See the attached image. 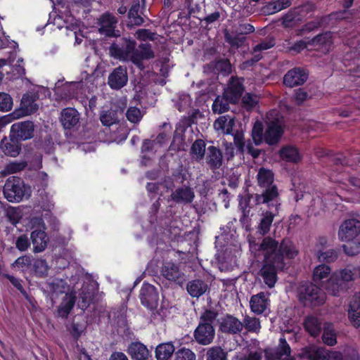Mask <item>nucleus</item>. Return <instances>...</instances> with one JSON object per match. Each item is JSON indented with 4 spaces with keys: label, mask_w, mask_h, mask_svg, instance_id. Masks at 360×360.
Returning a JSON list of instances; mask_svg holds the SVG:
<instances>
[{
    "label": "nucleus",
    "mask_w": 360,
    "mask_h": 360,
    "mask_svg": "<svg viewBox=\"0 0 360 360\" xmlns=\"http://www.w3.org/2000/svg\"><path fill=\"white\" fill-rule=\"evenodd\" d=\"M76 296L75 295L66 294L56 310V316L61 319H67L74 308Z\"/></svg>",
    "instance_id": "22"
},
{
    "label": "nucleus",
    "mask_w": 360,
    "mask_h": 360,
    "mask_svg": "<svg viewBox=\"0 0 360 360\" xmlns=\"http://www.w3.org/2000/svg\"><path fill=\"white\" fill-rule=\"evenodd\" d=\"M233 143L236 147L237 151L240 154H244L245 151V144L244 134L242 131L237 130L233 134Z\"/></svg>",
    "instance_id": "56"
},
{
    "label": "nucleus",
    "mask_w": 360,
    "mask_h": 360,
    "mask_svg": "<svg viewBox=\"0 0 360 360\" xmlns=\"http://www.w3.org/2000/svg\"><path fill=\"white\" fill-rule=\"evenodd\" d=\"M139 297L141 304L148 310L153 311L157 309L159 293L153 285L143 282L139 291Z\"/></svg>",
    "instance_id": "9"
},
{
    "label": "nucleus",
    "mask_w": 360,
    "mask_h": 360,
    "mask_svg": "<svg viewBox=\"0 0 360 360\" xmlns=\"http://www.w3.org/2000/svg\"><path fill=\"white\" fill-rule=\"evenodd\" d=\"M314 4L308 2L294 8V22L302 20V18L314 10Z\"/></svg>",
    "instance_id": "50"
},
{
    "label": "nucleus",
    "mask_w": 360,
    "mask_h": 360,
    "mask_svg": "<svg viewBox=\"0 0 360 360\" xmlns=\"http://www.w3.org/2000/svg\"><path fill=\"white\" fill-rule=\"evenodd\" d=\"M276 44L275 39L274 38H269L262 40L261 42L257 44L253 48V52L257 53L262 51L268 50L274 47Z\"/></svg>",
    "instance_id": "60"
},
{
    "label": "nucleus",
    "mask_w": 360,
    "mask_h": 360,
    "mask_svg": "<svg viewBox=\"0 0 360 360\" xmlns=\"http://www.w3.org/2000/svg\"><path fill=\"white\" fill-rule=\"evenodd\" d=\"M140 4L139 1H134L128 12V18L135 25H141L144 22L143 18L139 14Z\"/></svg>",
    "instance_id": "44"
},
{
    "label": "nucleus",
    "mask_w": 360,
    "mask_h": 360,
    "mask_svg": "<svg viewBox=\"0 0 360 360\" xmlns=\"http://www.w3.org/2000/svg\"><path fill=\"white\" fill-rule=\"evenodd\" d=\"M265 354L269 359L281 360L285 356L286 358L283 360H292L290 346L283 335L279 338L278 345L276 347L266 349Z\"/></svg>",
    "instance_id": "14"
},
{
    "label": "nucleus",
    "mask_w": 360,
    "mask_h": 360,
    "mask_svg": "<svg viewBox=\"0 0 360 360\" xmlns=\"http://www.w3.org/2000/svg\"><path fill=\"white\" fill-rule=\"evenodd\" d=\"M332 34L330 32H326L314 37L308 44L310 45H327L332 43Z\"/></svg>",
    "instance_id": "55"
},
{
    "label": "nucleus",
    "mask_w": 360,
    "mask_h": 360,
    "mask_svg": "<svg viewBox=\"0 0 360 360\" xmlns=\"http://www.w3.org/2000/svg\"><path fill=\"white\" fill-rule=\"evenodd\" d=\"M155 57L154 51L152 49V46L150 44H141L139 48L131 53V61L140 68L143 65V60H150Z\"/></svg>",
    "instance_id": "19"
},
{
    "label": "nucleus",
    "mask_w": 360,
    "mask_h": 360,
    "mask_svg": "<svg viewBox=\"0 0 360 360\" xmlns=\"http://www.w3.org/2000/svg\"><path fill=\"white\" fill-rule=\"evenodd\" d=\"M259 101L257 96L255 94L250 93H246L242 97V106L247 111L252 110L256 105L258 104Z\"/></svg>",
    "instance_id": "53"
},
{
    "label": "nucleus",
    "mask_w": 360,
    "mask_h": 360,
    "mask_svg": "<svg viewBox=\"0 0 360 360\" xmlns=\"http://www.w3.org/2000/svg\"><path fill=\"white\" fill-rule=\"evenodd\" d=\"M247 154L251 155L253 158H257L261 154V150L255 148L253 146V143L250 139L247 141L245 144V151Z\"/></svg>",
    "instance_id": "62"
},
{
    "label": "nucleus",
    "mask_w": 360,
    "mask_h": 360,
    "mask_svg": "<svg viewBox=\"0 0 360 360\" xmlns=\"http://www.w3.org/2000/svg\"><path fill=\"white\" fill-rule=\"evenodd\" d=\"M205 160L206 163L212 170L214 171L219 169L223 163L221 150L214 146H208Z\"/></svg>",
    "instance_id": "21"
},
{
    "label": "nucleus",
    "mask_w": 360,
    "mask_h": 360,
    "mask_svg": "<svg viewBox=\"0 0 360 360\" xmlns=\"http://www.w3.org/2000/svg\"><path fill=\"white\" fill-rule=\"evenodd\" d=\"M309 77V71L302 68H294V86L302 85Z\"/></svg>",
    "instance_id": "54"
},
{
    "label": "nucleus",
    "mask_w": 360,
    "mask_h": 360,
    "mask_svg": "<svg viewBox=\"0 0 360 360\" xmlns=\"http://www.w3.org/2000/svg\"><path fill=\"white\" fill-rule=\"evenodd\" d=\"M242 323H243V328L248 332L258 333L261 328L259 319L256 317H251L246 315Z\"/></svg>",
    "instance_id": "49"
},
{
    "label": "nucleus",
    "mask_w": 360,
    "mask_h": 360,
    "mask_svg": "<svg viewBox=\"0 0 360 360\" xmlns=\"http://www.w3.org/2000/svg\"><path fill=\"white\" fill-rule=\"evenodd\" d=\"M280 157L285 160L287 162H292V146H288L287 147H283L280 150L279 152Z\"/></svg>",
    "instance_id": "63"
},
{
    "label": "nucleus",
    "mask_w": 360,
    "mask_h": 360,
    "mask_svg": "<svg viewBox=\"0 0 360 360\" xmlns=\"http://www.w3.org/2000/svg\"><path fill=\"white\" fill-rule=\"evenodd\" d=\"M244 78L231 76L229 80L227 87L224 93L229 98L231 103L236 104L241 98L245 91Z\"/></svg>",
    "instance_id": "12"
},
{
    "label": "nucleus",
    "mask_w": 360,
    "mask_h": 360,
    "mask_svg": "<svg viewBox=\"0 0 360 360\" xmlns=\"http://www.w3.org/2000/svg\"><path fill=\"white\" fill-rule=\"evenodd\" d=\"M290 6V0H276L269 2L263 8L267 14L276 13Z\"/></svg>",
    "instance_id": "39"
},
{
    "label": "nucleus",
    "mask_w": 360,
    "mask_h": 360,
    "mask_svg": "<svg viewBox=\"0 0 360 360\" xmlns=\"http://www.w3.org/2000/svg\"><path fill=\"white\" fill-rule=\"evenodd\" d=\"M136 42L134 39L127 37H117L109 47L111 57L120 61L131 60V53L134 51Z\"/></svg>",
    "instance_id": "6"
},
{
    "label": "nucleus",
    "mask_w": 360,
    "mask_h": 360,
    "mask_svg": "<svg viewBox=\"0 0 360 360\" xmlns=\"http://www.w3.org/2000/svg\"><path fill=\"white\" fill-rule=\"evenodd\" d=\"M194 123L193 116L183 117L176 125L174 133V139L183 142L185 140L184 134L188 128L191 127Z\"/></svg>",
    "instance_id": "31"
},
{
    "label": "nucleus",
    "mask_w": 360,
    "mask_h": 360,
    "mask_svg": "<svg viewBox=\"0 0 360 360\" xmlns=\"http://www.w3.org/2000/svg\"><path fill=\"white\" fill-rule=\"evenodd\" d=\"M354 279V273L351 269L345 268L336 271L327 281L325 289L333 296H340L352 286Z\"/></svg>",
    "instance_id": "3"
},
{
    "label": "nucleus",
    "mask_w": 360,
    "mask_h": 360,
    "mask_svg": "<svg viewBox=\"0 0 360 360\" xmlns=\"http://www.w3.org/2000/svg\"><path fill=\"white\" fill-rule=\"evenodd\" d=\"M332 20L331 13L328 15L322 16L315 21H311L304 25L302 29H297L294 27V32L297 35H302L305 32H309L321 26H326Z\"/></svg>",
    "instance_id": "30"
},
{
    "label": "nucleus",
    "mask_w": 360,
    "mask_h": 360,
    "mask_svg": "<svg viewBox=\"0 0 360 360\" xmlns=\"http://www.w3.org/2000/svg\"><path fill=\"white\" fill-rule=\"evenodd\" d=\"M218 315L214 309H205L201 313L198 325L193 331L194 340L198 345L206 346L213 342L215 338L214 324Z\"/></svg>",
    "instance_id": "2"
},
{
    "label": "nucleus",
    "mask_w": 360,
    "mask_h": 360,
    "mask_svg": "<svg viewBox=\"0 0 360 360\" xmlns=\"http://www.w3.org/2000/svg\"><path fill=\"white\" fill-rule=\"evenodd\" d=\"M117 24L118 18L110 11H105L97 19L98 32L106 38H117L120 37Z\"/></svg>",
    "instance_id": "7"
},
{
    "label": "nucleus",
    "mask_w": 360,
    "mask_h": 360,
    "mask_svg": "<svg viewBox=\"0 0 360 360\" xmlns=\"http://www.w3.org/2000/svg\"><path fill=\"white\" fill-rule=\"evenodd\" d=\"M77 110L73 108H66L61 112L60 122L65 129H70L79 122Z\"/></svg>",
    "instance_id": "26"
},
{
    "label": "nucleus",
    "mask_w": 360,
    "mask_h": 360,
    "mask_svg": "<svg viewBox=\"0 0 360 360\" xmlns=\"http://www.w3.org/2000/svg\"><path fill=\"white\" fill-rule=\"evenodd\" d=\"M127 119L131 123L136 124L142 118V114L137 107H129L126 112Z\"/></svg>",
    "instance_id": "58"
},
{
    "label": "nucleus",
    "mask_w": 360,
    "mask_h": 360,
    "mask_svg": "<svg viewBox=\"0 0 360 360\" xmlns=\"http://www.w3.org/2000/svg\"><path fill=\"white\" fill-rule=\"evenodd\" d=\"M128 81L127 68L119 66L113 70L108 77V84L112 89H120Z\"/></svg>",
    "instance_id": "20"
},
{
    "label": "nucleus",
    "mask_w": 360,
    "mask_h": 360,
    "mask_svg": "<svg viewBox=\"0 0 360 360\" xmlns=\"http://www.w3.org/2000/svg\"><path fill=\"white\" fill-rule=\"evenodd\" d=\"M359 234V220L355 219L345 220L339 227L338 238L342 242L352 241Z\"/></svg>",
    "instance_id": "13"
},
{
    "label": "nucleus",
    "mask_w": 360,
    "mask_h": 360,
    "mask_svg": "<svg viewBox=\"0 0 360 360\" xmlns=\"http://www.w3.org/2000/svg\"><path fill=\"white\" fill-rule=\"evenodd\" d=\"M264 188L262 194L256 195V201L258 204L266 203L270 207V202L278 195L277 186L274 185Z\"/></svg>",
    "instance_id": "33"
},
{
    "label": "nucleus",
    "mask_w": 360,
    "mask_h": 360,
    "mask_svg": "<svg viewBox=\"0 0 360 360\" xmlns=\"http://www.w3.org/2000/svg\"><path fill=\"white\" fill-rule=\"evenodd\" d=\"M174 352V346L172 342L159 344L155 348L157 360H168Z\"/></svg>",
    "instance_id": "34"
},
{
    "label": "nucleus",
    "mask_w": 360,
    "mask_h": 360,
    "mask_svg": "<svg viewBox=\"0 0 360 360\" xmlns=\"http://www.w3.org/2000/svg\"><path fill=\"white\" fill-rule=\"evenodd\" d=\"M0 148L5 155L16 158L22 150V143L16 139H13L9 134L8 137L4 136L1 139Z\"/></svg>",
    "instance_id": "18"
},
{
    "label": "nucleus",
    "mask_w": 360,
    "mask_h": 360,
    "mask_svg": "<svg viewBox=\"0 0 360 360\" xmlns=\"http://www.w3.org/2000/svg\"><path fill=\"white\" fill-rule=\"evenodd\" d=\"M264 259L259 275L264 283L272 288L278 280V270L284 271L292 259V248L283 239L279 243L270 236L264 237L259 245Z\"/></svg>",
    "instance_id": "1"
},
{
    "label": "nucleus",
    "mask_w": 360,
    "mask_h": 360,
    "mask_svg": "<svg viewBox=\"0 0 360 360\" xmlns=\"http://www.w3.org/2000/svg\"><path fill=\"white\" fill-rule=\"evenodd\" d=\"M310 98L309 93L304 88H299L294 91V102L297 105H301L304 101Z\"/></svg>",
    "instance_id": "61"
},
{
    "label": "nucleus",
    "mask_w": 360,
    "mask_h": 360,
    "mask_svg": "<svg viewBox=\"0 0 360 360\" xmlns=\"http://www.w3.org/2000/svg\"><path fill=\"white\" fill-rule=\"evenodd\" d=\"M318 259L321 262L330 263L335 262L338 257V251L334 249H318L316 252Z\"/></svg>",
    "instance_id": "42"
},
{
    "label": "nucleus",
    "mask_w": 360,
    "mask_h": 360,
    "mask_svg": "<svg viewBox=\"0 0 360 360\" xmlns=\"http://www.w3.org/2000/svg\"><path fill=\"white\" fill-rule=\"evenodd\" d=\"M30 186L25 184L18 176L8 177L4 186V195L11 202H19L25 195H30Z\"/></svg>",
    "instance_id": "5"
},
{
    "label": "nucleus",
    "mask_w": 360,
    "mask_h": 360,
    "mask_svg": "<svg viewBox=\"0 0 360 360\" xmlns=\"http://www.w3.org/2000/svg\"><path fill=\"white\" fill-rule=\"evenodd\" d=\"M300 359L309 360H329L330 358L334 360H342V354L340 352H334L329 355L328 351L323 347L310 345L302 348L297 354Z\"/></svg>",
    "instance_id": "8"
},
{
    "label": "nucleus",
    "mask_w": 360,
    "mask_h": 360,
    "mask_svg": "<svg viewBox=\"0 0 360 360\" xmlns=\"http://www.w3.org/2000/svg\"><path fill=\"white\" fill-rule=\"evenodd\" d=\"M209 70L214 73H220L224 76L229 75L232 72V66L227 58H220L210 62L207 65Z\"/></svg>",
    "instance_id": "27"
},
{
    "label": "nucleus",
    "mask_w": 360,
    "mask_h": 360,
    "mask_svg": "<svg viewBox=\"0 0 360 360\" xmlns=\"http://www.w3.org/2000/svg\"><path fill=\"white\" fill-rule=\"evenodd\" d=\"M94 299V295L93 292L86 291L84 289L82 290L79 295V299L77 302V307L83 311H84L93 302Z\"/></svg>",
    "instance_id": "48"
},
{
    "label": "nucleus",
    "mask_w": 360,
    "mask_h": 360,
    "mask_svg": "<svg viewBox=\"0 0 360 360\" xmlns=\"http://www.w3.org/2000/svg\"><path fill=\"white\" fill-rule=\"evenodd\" d=\"M229 103H231L226 94L223 93L221 96H218L214 101L212 109L214 113L221 114L229 110Z\"/></svg>",
    "instance_id": "38"
},
{
    "label": "nucleus",
    "mask_w": 360,
    "mask_h": 360,
    "mask_svg": "<svg viewBox=\"0 0 360 360\" xmlns=\"http://www.w3.org/2000/svg\"><path fill=\"white\" fill-rule=\"evenodd\" d=\"M269 300L265 292H261L251 297L250 306L251 311L257 314H261L266 310Z\"/></svg>",
    "instance_id": "24"
},
{
    "label": "nucleus",
    "mask_w": 360,
    "mask_h": 360,
    "mask_svg": "<svg viewBox=\"0 0 360 360\" xmlns=\"http://www.w3.org/2000/svg\"><path fill=\"white\" fill-rule=\"evenodd\" d=\"M30 244V240L26 234L20 235L15 240V247L20 252L27 250Z\"/></svg>",
    "instance_id": "59"
},
{
    "label": "nucleus",
    "mask_w": 360,
    "mask_h": 360,
    "mask_svg": "<svg viewBox=\"0 0 360 360\" xmlns=\"http://www.w3.org/2000/svg\"><path fill=\"white\" fill-rule=\"evenodd\" d=\"M175 360H196V356L191 349L183 347L175 353Z\"/></svg>",
    "instance_id": "57"
},
{
    "label": "nucleus",
    "mask_w": 360,
    "mask_h": 360,
    "mask_svg": "<svg viewBox=\"0 0 360 360\" xmlns=\"http://www.w3.org/2000/svg\"><path fill=\"white\" fill-rule=\"evenodd\" d=\"M31 269L36 277L44 278L48 274L49 266L45 259H37L34 261Z\"/></svg>",
    "instance_id": "41"
},
{
    "label": "nucleus",
    "mask_w": 360,
    "mask_h": 360,
    "mask_svg": "<svg viewBox=\"0 0 360 360\" xmlns=\"http://www.w3.org/2000/svg\"><path fill=\"white\" fill-rule=\"evenodd\" d=\"M100 120L103 126L110 127L115 122L112 112L110 111H104L100 116Z\"/></svg>",
    "instance_id": "64"
},
{
    "label": "nucleus",
    "mask_w": 360,
    "mask_h": 360,
    "mask_svg": "<svg viewBox=\"0 0 360 360\" xmlns=\"http://www.w3.org/2000/svg\"><path fill=\"white\" fill-rule=\"evenodd\" d=\"M30 239L33 245V252L39 253L47 247L49 238L44 231L37 229L31 232Z\"/></svg>",
    "instance_id": "23"
},
{
    "label": "nucleus",
    "mask_w": 360,
    "mask_h": 360,
    "mask_svg": "<svg viewBox=\"0 0 360 360\" xmlns=\"http://www.w3.org/2000/svg\"><path fill=\"white\" fill-rule=\"evenodd\" d=\"M180 262L165 261L160 269L161 275L169 281L181 285L184 281L185 274L180 269Z\"/></svg>",
    "instance_id": "11"
},
{
    "label": "nucleus",
    "mask_w": 360,
    "mask_h": 360,
    "mask_svg": "<svg viewBox=\"0 0 360 360\" xmlns=\"http://www.w3.org/2000/svg\"><path fill=\"white\" fill-rule=\"evenodd\" d=\"M322 341L328 346H333L337 343V334L334 326L330 323H325L322 328Z\"/></svg>",
    "instance_id": "36"
},
{
    "label": "nucleus",
    "mask_w": 360,
    "mask_h": 360,
    "mask_svg": "<svg viewBox=\"0 0 360 360\" xmlns=\"http://www.w3.org/2000/svg\"><path fill=\"white\" fill-rule=\"evenodd\" d=\"M243 329V323L231 314H226L221 318L219 330L223 333L229 335L239 334Z\"/></svg>",
    "instance_id": "15"
},
{
    "label": "nucleus",
    "mask_w": 360,
    "mask_h": 360,
    "mask_svg": "<svg viewBox=\"0 0 360 360\" xmlns=\"http://www.w3.org/2000/svg\"><path fill=\"white\" fill-rule=\"evenodd\" d=\"M304 326L305 330L313 337L319 336L322 330L321 321L313 316H307L305 319Z\"/></svg>",
    "instance_id": "37"
},
{
    "label": "nucleus",
    "mask_w": 360,
    "mask_h": 360,
    "mask_svg": "<svg viewBox=\"0 0 360 360\" xmlns=\"http://www.w3.org/2000/svg\"><path fill=\"white\" fill-rule=\"evenodd\" d=\"M257 179L259 187H269L274 186V174L271 170L262 167L258 171Z\"/></svg>",
    "instance_id": "35"
},
{
    "label": "nucleus",
    "mask_w": 360,
    "mask_h": 360,
    "mask_svg": "<svg viewBox=\"0 0 360 360\" xmlns=\"http://www.w3.org/2000/svg\"><path fill=\"white\" fill-rule=\"evenodd\" d=\"M172 199L177 203L191 202L195 197L194 192L188 186L177 188L171 195Z\"/></svg>",
    "instance_id": "28"
},
{
    "label": "nucleus",
    "mask_w": 360,
    "mask_h": 360,
    "mask_svg": "<svg viewBox=\"0 0 360 360\" xmlns=\"http://www.w3.org/2000/svg\"><path fill=\"white\" fill-rule=\"evenodd\" d=\"M127 352L136 360H146L150 355L147 347L140 342H131L128 347Z\"/></svg>",
    "instance_id": "29"
},
{
    "label": "nucleus",
    "mask_w": 360,
    "mask_h": 360,
    "mask_svg": "<svg viewBox=\"0 0 360 360\" xmlns=\"http://www.w3.org/2000/svg\"><path fill=\"white\" fill-rule=\"evenodd\" d=\"M35 101V96L28 93L23 94L20 101V108L14 110V114L16 115L15 117L20 118L37 112L39 106Z\"/></svg>",
    "instance_id": "16"
},
{
    "label": "nucleus",
    "mask_w": 360,
    "mask_h": 360,
    "mask_svg": "<svg viewBox=\"0 0 360 360\" xmlns=\"http://www.w3.org/2000/svg\"><path fill=\"white\" fill-rule=\"evenodd\" d=\"M331 272V269L329 266L326 264H321L317 266L313 271V281L318 283L323 278H328Z\"/></svg>",
    "instance_id": "45"
},
{
    "label": "nucleus",
    "mask_w": 360,
    "mask_h": 360,
    "mask_svg": "<svg viewBox=\"0 0 360 360\" xmlns=\"http://www.w3.org/2000/svg\"><path fill=\"white\" fill-rule=\"evenodd\" d=\"M274 214L271 212H266L260 220L258 231L262 235H266L270 230Z\"/></svg>",
    "instance_id": "46"
},
{
    "label": "nucleus",
    "mask_w": 360,
    "mask_h": 360,
    "mask_svg": "<svg viewBox=\"0 0 360 360\" xmlns=\"http://www.w3.org/2000/svg\"><path fill=\"white\" fill-rule=\"evenodd\" d=\"M297 292L299 301L305 307H319L326 300L323 290L312 283H303L298 288Z\"/></svg>",
    "instance_id": "4"
},
{
    "label": "nucleus",
    "mask_w": 360,
    "mask_h": 360,
    "mask_svg": "<svg viewBox=\"0 0 360 360\" xmlns=\"http://www.w3.org/2000/svg\"><path fill=\"white\" fill-rule=\"evenodd\" d=\"M264 126L263 124L257 121L252 129V138L256 146H259L264 141Z\"/></svg>",
    "instance_id": "47"
},
{
    "label": "nucleus",
    "mask_w": 360,
    "mask_h": 360,
    "mask_svg": "<svg viewBox=\"0 0 360 360\" xmlns=\"http://www.w3.org/2000/svg\"><path fill=\"white\" fill-rule=\"evenodd\" d=\"M349 319L352 325L357 328L360 326V298L354 296L349 304L348 310Z\"/></svg>",
    "instance_id": "32"
},
{
    "label": "nucleus",
    "mask_w": 360,
    "mask_h": 360,
    "mask_svg": "<svg viewBox=\"0 0 360 360\" xmlns=\"http://www.w3.org/2000/svg\"><path fill=\"white\" fill-rule=\"evenodd\" d=\"M206 143L204 140L198 139L191 145V154L195 160L200 161L205 154Z\"/></svg>",
    "instance_id": "40"
},
{
    "label": "nucleus",
    "mask_w": 360,
    "mask_h": 360,
    "mask_svg": "<svg viewBox=\"0 0 360 360\" xmlns=\"http://www.w3.org/2000/svg\"><path fill=\"white\" fill-rule=\"evenodd\" d=\"M9 134L13 139H16L21 143L30 140L34 135V124L30 120L15 122L11 125Z\"/></svg>",
    "instance_id": "10"
},
{
    "label": "nucleus",
    "mask_w": 360,
    "mask_h": 360,
    "mask_svg": "<svg viewBox=\"0 0 360 360\" xmlns=\"http://www.w3.org/2000/svg\"><path fill=\"white\" fill-rule=\"evenodd\" d=\"M283 132L281 124L277 122L271 121L264 131V141L269 146H275L280 141Z\"/></svg>",
    "instance_id": "17"
},
{
    "label": "nucleus",
    "mask_w": 360,
    "mask_h": 360,
    "mask_svg": "<svg viewBox=\"0 0 360 360\" xmlns=\"http://www.w3.org/2000/svg\"><path fill=\"white\" fill-rule=\"evenodd\" d=\"M186 290L191 297L199 298L209 290V286L202 279H194L188 282Z\"/></svg>",
    "instance_id": "25"
},
{
    "label": "nucleus",
    "mask_w": 360,
    "mask_h": 360,
    "mask_svg": "<svg viewBox=\"0 0 360 360\" xmlns=\"http://www.w3.org/2000/svg\"><path fill=\"white\" fill-rule=\"evenodd\" d=\"M206 360H227V352L220 346L210 347L205 354Z\"/></svg>",
    "instance_id": "43"
},
{
    "label": "nucleus",
    "mask_w": 360,
    "mask_h": 360,
    "mask_svg": "<svg viewBox=\"0 0 360 360\" xmlns=\"http://www.w3.org/2000/svg\"><path fill=\"white\" fill-rule=\"evenodd\" d=\"M32 258L29 255H23L17 258L13 263L14 267H17L22 271H27L31 269L32 264Z\"/></svg>",
    "instance_id": "51"
},
{
    "label": "nucleus",
    "mask_w": 360,
    "mask_h": 360,
    "mask_svg": "<svg viewBox=\"0 0 360 360\" xmlns=\"http://www.w3.org/2000/svg\"><path fill=\"white\" fill-rule=\"evenodd\" d=\"M13 106V100L11 96L4 91H0V112L11 111Z\"/></svg>",
    "instance_id": "52"
}]
</instances>
